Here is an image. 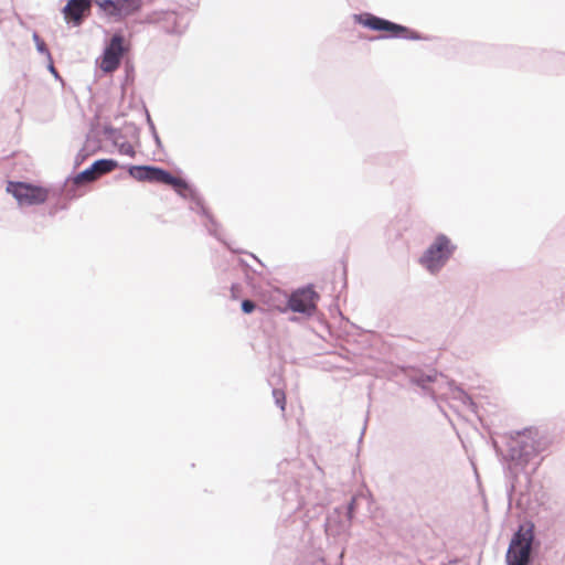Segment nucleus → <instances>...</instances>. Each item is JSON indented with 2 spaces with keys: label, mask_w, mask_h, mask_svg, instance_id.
<instances>
[{
  "label": "nucleus",
  "mask_w": 565,
  "mask_h": 565,
  "mask_svg": "<svg viewBox=\"0 0 565 565\" xmlns=\"http://www.w3.org/2000/svg\"><path fill=\"white\" fill-rule=\"evenodd\" d=\"M273 396L275 398L276 404L284 412L286 408V394L282 390L275 388L273 391Z\"/></svg>",
  "instance_id": "12"
},
{
  "label": "nucleus",
  "mask_w": 565,
  "mask_h": 565,
  "mask_svg": "<svg viewBox=\"0 0 565 565\" xmlns=\"http://www.w3.org/2000/svg\"><path fill=\"white\" fill-rule=\"evenodd\" d=\"M129 175L140 182L161 183L170 185L178 194L186 198L191 189L185 180L172 175L170 172L151 166H132L128 170Z\"/></svg>",
  "instance_id": "1"
},
{
  "label": "nucleus",
  "mask_w": 565,
  "mask_h": 565,
  "mask_svg": "<svg viewBox=\"0 0 565 565\" xmlns=\"http://www.w3.org/2000/svg\"><path fill=\"white\" fill-rule=\"evenodd\" d=\"M33 40L36 44V49L41 53H45L49 57H51V54L46 47V44L44 43V41L40 38V35L38 33H33Z\"/></svg>",
  "instance_id": "13"
},
{
  "label": "nucleus",
  "mask_w": 565,
  "mask_h": 565,
  "mask_svg": "<svg viewBox=\"0 0 565 565\" xmlns=\"http://www.w3.org/2000/svg\"><path fill=\"white\" fill-rule=\"evenodd\" d=\"M92 7V0H68L63 9L64 19L68 23L79 25Z\"/></svg>",
  "instance_id": "9"
},
{
  "label": "nucleus",
  "mask_w": 565,
  "mask_h": 565,
  "mask_svg": "<svg viewBox=\"0 0 565 565\" xmlns=\"http://www.w3.org/2000/svg\"><path fill=\"white\" fill-rule=\"evenodd\" d=\"M533 537L531 527L520 526L507 553L508 565H529Z\"/></svg>",
  "instance_id": "3"
},
{
  "label": "nucleus",
  "mask_w": 565,
  "mask_h": 565,
  "mask_svg": "<svg viewBox=\"0 0 565 565\" xmlns=\"http://www.w3.org/2000/svg\"><path fill=\"white\" fill-rule=\"evenodd\" d=\"M454 249L455 246L451 244L450 239L440 234L422 256L420 263L430 273H436L445 265Z\"/></svg>",
  "instance_id": "5"
},
{
  "label": "nucleus",
  "mask_w": 565,
  "mask_h": 565,
  "mask_svg": "<svg viewBox=\"0 0 565 565\" xmlns=\"http://www.w3.org/2000/svg\"><path fill=\"white\" fill-rule=\"evenodd\" d=\"M124 52V38L118 34L114 35L100 58V70L105 73H113L116 71L119 67Z\"/></svg>",
  "instance_id": "8"
},
{
  "label": "nucleus",
  "mask_w": 565,
  "mask_h": 565,
  "mask_svg": "<svg viewBox=\"0 0 565 565\" xmlns=\"http://www.w3.org/2000/svg\"><path fill=\"white\" fill-rule=\"evenodd\" d=\"M7 192L10 193L20 205H39L47 201L50 189L32 183L9 181Z\"/></svg>",
  "instance_id": "2"
},
{
  "label": "nucleus",
  "mask_w": 565,
  "mask_h": 565,
  "mask_svg": "<svg viewBox=\"0 0 565 565\" xmlns=\"http://www.w3.org/2000/svg\"><path fill=\"white\" fill-rule=\"evenodd\" d=\"M105 14L124 19L138 12L142 7L141 0H94Z\"/></svg>",
  "instance_id": "7"
},
{
  "label": "nucleus",
  "mask_w": 565,
  "mask_h": 565,
  "mask_svg": "<svg viewBox=\"0 0 565 565\" xmlns=\"http://www.w3.org/2000/svg\"><path fill=\"white\" fill-rule=\"evenodd\" d=\"M119 152L131 158L136 154L134 147L128 142L121 143L119 146Z\"/></svg>",
  "instance_id": "14"
},
{
  "label": "nucleus",
  "mask_w": 565,
  "mask_h": 565,
  "mask_svg": "<svg viewBox=\"0 0 565 565\" xmlns=\"http://www.w3.org/2000/svg\"><path fill=\"white\" fill-rule=\"evenodd\" d=\"M319 298V295L312 289V287H305L297 289L290 295L287 307L269 305L268 310L285 312L287 309H290L294 312L311 316L317 309Z\"/></svg>",
  "instance_id": "4"
},
{
  "label": "nucleus",
  "mask_w": 565,
  "mask_h": 565,
  "mask_svg": "<svg viewBox=\"0 0 565 565\" xmlns=\"http://www.w3.org/2000/svg\"><path fill=\"white\" fill-rule=\"evenodd\" d=\"M117 167H118L117 161H115L113 159H100V160L95 161L92 164V168H93L94 172H96L97 177H100L105 173L111 172Z\"/></svg>",
  "instance_id": "10"
},
{
  "label": "nucleus",
  "mask_w": 565,
  "mask_h": 565,
  "mask_svg": "<svg viewBox=\"0 0 565 565\" xmlns=\"http://www.w3.org/2000/svg\"><path fill=\"white\" fill-rule=\"evenodd\" d=\"M97 178L98 177H97L96 172H94L93 168L90 167L76 175L75 183L82 184V183H86V182H92V181L96 180Z\"/></svg>",
  "instance_id": "11"
},
{
  "label": "nucleus",
  "mask_w": 565,
  "mask_h": 565,
  "mask_svg": "<svg viewBox=\"0 0 565 565\" xmlns=\"http://www.w3.org/2000/svg\"><path fill=\"white\" fill-rule=\"evenodd\" d=\"M50 70H51L52 73H54V74L56 73L53 65L50 66Z\"/></svg>",
  "instance_id": "16"
},
{
  "label": "nucleus",
  "mask_w": 565,
  "mask_h": 565,
  "mask_svg": "<svg viewBox=\"0 0 565 565\" xmlns=\"http://www.w3.org/2000/svg\"><path fill=\"white\" fill-rule=\"evenodd\" d=\"M256 306L255 303L252 301V300H243L242 302V310L245 312V313H250L255 310Z\"/></svg>",
  "instance_id": "15"
},
{
  "label": "nucleus",
  "mask_w": 565,
  "mask_h": 565,
  "mask_svg": "<svg viewBox=\"0 0 565 565\" xmlns=\"http://www.w3.org/2000/svg\"><path fill=\"white\" fill-rule=\"evenodd\" d=\"M356 20L360 24L365 28H369L374 31H385L388 33V36L392 38H402L408 40H420L419 33L413 31L406 26L393 23L388 20H384L382 18L372 15V14H363L358 15Z\"/></svg>",
  "instance_id": "6"
}]
</instances>
